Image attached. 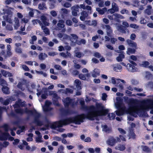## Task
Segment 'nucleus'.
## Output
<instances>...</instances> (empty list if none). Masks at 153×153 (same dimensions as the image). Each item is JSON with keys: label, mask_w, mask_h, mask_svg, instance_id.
Returning <instances> with one entry per match:
<instances>
[{"label": "nucleus", "mask_w": 153, "mask_h": 153, "mask_svg": "<svg viewBox=\"0 0 153 153\" xmlns=\"http://www.w3.org/2000/svg\"><path fill=\"white\" fill-rule=\"evenodd\" d=\"M100 72V70L97 68H95L92 71L91 73V76L93 77L96 78L97 76H99Z\"/></svg>", "instance_id": "nucleus-17"}, {"label": "nucleus", "mask_w": 153, "mask_h": 153, "mask_svg": "<svg viewBox=\"0 0 153 153\" xmlns=\"http://www.w3.org/2000/svg\"><path fill=\"white\" fill-rule=\"evenodd\" d=\"M75 56L78 58H80L83 56V55L79 52H76L75 51Z\"/></svg>", "instance_id": "nucleus-56"}, {"label": "nucleus", "mask_w": 153, "mask_h": 153, "mask_svg": "<svg viewBox=\"0 0 153 153\" xmlns=\"http://www.w3.org/2000/svg\"><path fill=\"white\" fill-rule=\"evenodd\" d=\"M63 101L65 107L73 105V100H72L69 97H67L66 99H63Z\"/></svg>", "instance_id": "nucleus-8"}, {"label": "nucleus", "mask_w": 153, "mask_h": 153, "mask_svg": "<svg viewBox=\"0 0 153 153\" xmlns=\"http://www.w3.org/2000/svg\"><path fill=\"white\" fill-rule=\"evenodd\" d=\"M2 91L3 93L6 94H8L9 93V91L8 88L6 86L3 87L2 88Z\"/></svg>", "instance_id": "nucleus-39"}, {"label": "nucleus", "mask_w": 153, "mask_h": 153, "mask_svg": "<svg viewBox=\"0 0 153 153\" xmlns=\"http://www.w3.org/2000/svg\"><path fill=\"white\" fill-rule=\"evenodd\" d=\"M78 36L75 34H71L70 37V41L72 42L75 43L79 44V42L78 41Z\"/></svg>", "instance_id": "nucleus-16"}, {"label": "nucleus", "mask_w": 153, "mask_h": 153, "mask_svg": "<svg viewBox=\"0 0 153 153\" xmlns=\"http://www.w3.org/2000/svg\"><path fill=\"white\" fill-rule=\"evenodd\" d=\"M125 57L124 55L122 53L120 54L119 56L116 58V60L118 62H121L123 60V59Z\"/></svg>", "instance_id": "nucleus-35"}, {"label": "nucleus", "mask_w": 153, "mask_h": 153, "mask_svg": "<svg viewBox=\"0 0 153 153\" xmlns=\"http://www.w3.org/2000/svg\"><path fill=\"white\" fill-rule=\"evenodd\" d=\"M38 74L42 75L44 76L45 77H46L47 76V74L45 72H44L43 71H35Z\"/></svg>", "instance_id": "nucleus-49"}, {"label": "nucleus", "mask_w": 153, "mask_h": 153, "mask_svg": "<svg viewBox=\"0 0 153 153\" xmlns=\"http://www.w3.org/2000/svg\"><path fill=\"white\" fill-rule=\"evenodd\" d=\"M32 22L33 25H34L37 24V23H39L41 26L42 25V23L38 19L33 20L32 21Z\"/></svg>", "instance_id": "nucleus-44"}, {"label": "nucleus", "mask_w": 153, "mask_h": 153, "mask_svg": "<svg viewBox=\"0 0 153 153\" xmlns=\"http://www.w3.org/2000/svg\"><path fill=\"white\" fill-rule=\"evenodd\" d=\"M85 23L89 25H94L96 26L97 25V21L96 20H88L86 21L85 22Z\"/></svg>", "instance_id": "nucleus-19"}, {"label": "nucleus", "mask_w": 153, "mask_h": 153, "mask_svg": "<svg viewBox=\"0 0 153 153\" xmlns=\"http://www.w3.org/2000/svg\"><path fill=\"white\" fill-rule=\"evenodd\" d=\"M122 24L125 27H129L128 23L126 21H123L122 22Z\"/></svg>", "instance_id": "nucleus-61"}, {"label": "nucleus", "mask_w": 153, "mask_h": 153, "mask_svg": "<svg viewBox=\"0 0 153 153\" xmlns=\"http://www.w3.org/2000/svg\"><path fill=\"white\" fill-rule=\"evenodd\" d=\"M136 65H132L130 63L127 64L126 66V68L129 71L134 72L137 71V68L135 67Z\"/></svg>", "instance_id": "nucleus-12"}, {"label": "nucleus", "mask_w": 153, "mask_h": 153, "mask_svg": "<svg viewBox=\"0 0 153 153\" xmlns=\"http://www.w3.org/2000/svg\"><path fill=\"white\" fill-rule=\"evenodd\" d=\"M117 142V140H115L113 138H111L107 141V143L109 145L113 146Z\"/></svg>", "instance_id": "nucleus-26"}, {"label": "nucleus", "mask_w": 153, "mask_h": 153, "mask_svg": "<svg viewBox=\"0 0 153 153\" xmlns=\"http://www.w3.org/2000/svg\"><path fill=\"white\" fill-rule=\"evenodd\" d=\"M79 5H77L72 6L71 8L72 15L74 16L77 15V12L79 11Z\"/></svg>", "instance_id": "nucleus-10"}, {"label": "nucleus", "mask_w": 153, "mask_h": 153, "mask_svg": "<svg viewBox=\"0 0 153 153\" xmlns=\"http://www.w3.org/2000/svg\"><path fill=\"white\" fill-rule=\"evenodd\" d=\"M134 6H141L143 5L142 4H141L140 2L137 1H134Z\"/></svg>", "instance_id": "nucleus-54"}, {"label": "nucleus", "mask_w": 153, "mask_h": 153, "mask_svg": "<svg viewBox=\"0 0 153 153\" xmlns=\"http://www.w3.org/2000/svg\"><path fill=\"white\" fill-rule=\"evenodd\" d=\"M64 147L62 146H60L58 149V150L57 153H64L63 150Z\"/></svg>", "instance_id": "nucleus-52"}, {"label": "nucleus", "mask_w": 153, "mask_h": 153, "mask_svg": "<svg viewBox=\"0 0 153 153\" xmlns=\"http://www.w3.org/2000/svg\"><path fill=\"white\" fill-rule=\"evenodd\" d=\"M42 136L41 135L37 136L36 138V141L37 143H41L42 142Z\"/></svg>", "instance_id": "nucleus-47"}, {"label": "nucleus", "mask_w": 153, "mask_h": 153, "mask_svg": "<svg viewBox=\"0 0 153 153\" xmlns=\"http://www.w3.org/2000/svg\"><path fill=\"white\" fill-rule=\"evenodd\" d=\"M60 54L61 56L65 58H66L68 57H70L71 56V53L68 52H67L66 53L63 52L61 53Z\"/></svg>", "instance_id": "nucleus-33"}, {"label": "nucleus", "mask_w": 153, "mask_h": 153, "mask_svg": "<svg viewBox=\"0 0 153 153\" xmlns=\"http://www.w3.org/2000/svg\"><path fill=\"white\" fill-rule=\"evenodd\" d=\"M142 150L146 152H150L151 151V149L148 147L146 146H141Z\"/></svg>", "instance_id": "nucleus-30"}, {"label": "nucleus", "mask_w": 153, "mask_h": 153, "mask_svg": "<svg viewBox=\"0 0 153 153\" xmlns=\"http://www.w3.org/2000/svg\"><path fill=\"white\" fill-rule=\"evenodd\" d=\"M113 67V70L115 71H120L122 70L121 66L118 64L114 65Z\"/></svg>", "instance_id": "nucleus-23"}, {"label": "nucleus", "mask_w": 153, "mask_h": 153, "mask_svg": "<svg viewBox=\"0 0 153 153\" xmlns=\"http://www.w3.org/2000/svg\"><path fill=\"white\" fill-rule=\"evenodd\" d=\"M30 19V18L28 16H26L21 19V21L25 23H27Z\"/></svg>", "instance_id": "nucleus-40"}, {"label": "nucleus", "mask_w": 153, "mask_h": 153, "mask_svg": "<svg viewBox=\"0 0 153 153\" xmlns=\"http://www.w3.org/2000/svg\"><path fill=\"white\" fill-rule=\"evenodd\" d=\"M152 7L150 5L148 6L146 9L145 10V13L148 15H151L152 13Z\"/></svg>", "instance_id": "nucleus-27"}, {"label": "nucleus", "mask_w": 153, "mask_h": 153, "mask_svg": "<svg viewBox=\"0 0 153 153\" xmlns=\"http://www.w3.org/2000/svg\"><path fill=\"white\" fill-rule=\"evenodd\" d=\"M15 49L16 53L20 54L22 53V50L20 48L17 47L15 48Z\"/></svg>", "instance_id": "nucleus-59"}, {"label": "nucleus", "mask_w": 153, "mask_h": 153, "mask_svg": "<svg viewBox=\"0 0 153 153\" xmlns=\"http://www.w3.org/2000/svg\"><path fill=\"white\" fill-rule=\"evenodd\" d=\"M8 138H9V139L11 140H13V137H10L9 134L6 132L4 133H2L1 131H0V140H5ZM1 146H2V145L0 143V152L2 149Z\"/></svg>", "instance_id": "nucleus-6"}, {"label": "nucleus", "mask_w": 153, "mask_h": 153, "mask_svg": "<svg viewBox=\"0 0 153 153\" xmlns=\"http://www.w3.org/2000/svg\"><path fill=\"white\" fill-rule=\"evenodd\" d=\"M38 8L40 10H43L44 8H46L45 4L44 3H40L38 5Z\"/></svg>", "instance_id": "nucleus-45"}, {"label": "nucleus", "mask_w": 153, "mask_h": 153, "mask_svg": "<svg viewBox=\"0 0 153 153\" xmlns=\"http://www.w3.org/2000/svg\"><path fill=\"white\" fill-rule=\"evenodd\" d=\"M21 102L20 101H18V102H16L13 106L15 111L16 112L21 114L24 113H30L33 114L35 116L34 120V122L38 126H40L42 125L43 124L42 122L40 121L38 118L40 115V114L37 112L35 110H34L33 112H32V111L28 110L27 108H26L25 110H23L19 107L20 105H22V104H21Z\"/></svg>", "instance_id": "nucleus-3"}, {"label": "nucleus", "mask_w": 153, "mask_h": 153, "mask_svg": "<svg viewBox=\"0 0 153 153\" xmlns=\"http://www.w3.org/2000/svg\"><path fill=\"white\" fill-rule=\"evenodd\" d=\"M22 69L25 71H29V68L25 65H22Z\"/></svg>", "instance_id": "nucleus-63"}, {"label": "nucleus", "mask_w": 153, "mask_h": 153, "mask_svg": "<svg viewBox=\"0 0 153 153\" xmlns=\"http://www.w3.org/2000/svg\"><path fill=\"white\" fill-rule=\"evenodd\" d=\"M108 117L110 120H113L114 119L115 117V115L114 113H110L108 114Z\"/></svg>", "instance_id": "nucleus-50"}, {"label": "nucleus", "mask_w": 153, "mask_h": 153, "mask_svg": "<svg viewBox=\"0 0 153 153\" xmlns=\"http://www.w3.org/2000/svg\"><path fill=\"white\" fill-rule=\"evenodd\" d=\"M107 34L108 36H110L113 33V30L111 27L108 25H105Z\"/></svg>", "instance_id": "nucleus-15"}, {"label": "nucleus", "mask_w": 153, "mask_h": 153, "mask_svg": "<svg viewBox=\"0 0 153 153\" xmlns=\"http://www.w3.org/2000/svg\"><path fill=\"white\" fill-rule=\"evenodd\" d=\"M120 138H117V141L120 142L121 140L123 141H126L125 136L123 135H119Z\"/></svg>", "instance_id": "nucleus-37"}, {"label": "nucleus", "mask_w": 153, "mask_h": 153, "mask_svg": "<svg viewBox=\"0 0 153 153\" xmlns=\"http://www.w3.org/2000/svg\"><path fill=\"white\" fill-rule=\"evenodd\" d=\"M131 60L134 61H136L137 60V57L134 55H131L128 59V61L130 63L133 65H136V63Z\"/></svg>", "instance_id": "nucleus-18"}, {"label": "nucleus", "mask_w": 153, "mask_h": 153, "mask_svg": "<svg viewBox=\"0 0 153 153\" xmlns=\"http://www.w3.org/2000/svg\"><path fill=\"white\" fill-rule=\"evenodd\" d=\"M96 10L98 11L99 13L101 14H103L105 12L107 11V9L106 8H103L102 9L99 8H96Z\"/></svg>", "instance_id": "nucleus-28"}, {"label": "nucleus", "mask_w": 153, "mask_h": 153, "mask_svg": "<svg viewBox=\"0 0 153 153\" xmlns=\"http://www.w3.org/2000/svg\"><path fill=\"white\" fill-rule=\"evenodd\" d=\"M28 137L27 139V141H31L33 140V134L32 133H30L28 134Z\"/></svg>", "instance_id": "nucleus-46"}, {"label": "nucleus", "mask_w": 153, "mask_h": 153, "mask_svg": "<svg viewBox=\"0 0 153 153\" xmlns=\"http://www.w3.org/2000/svg\"><path fill=\"white\" fill-rule=\"evenodd\" d=\"M64 21L62 20H59L57 24V26L55 29L56 30H60L65 27Z\"/></svg>", "instance_id": "nucleus-13"}, {"label": "nucleus", "mask_w": 153, "mask_h": 153, "mask_svg": "<svg viewBox=\"0 0 153 153\" xmlns=\"http://www.w3.org/2000/svg\"><path fill=\"white\" fill-rule=\"evenodd\" d=\"M0 83L1 85L3 87L7 85V82L3 79H0Z\"/></svg>", "instance_id": "nucleus-42"}, {"label": "nucleus", "mask_w": 153, "mask_h": 153, "mask_svg": "<svg viewBox=\"0 0 153 153\" xmlns=\"http://www.w3.org/2000/svg\"><path fill=\"white\" fill-rule=\"evenodd\" d=\"M129 139L130 138L134 139L135 138V135L133 132L132 131L129 134Z\"/></svg>", "instance_id": "nucleus-53"}, {"label": "nucleus", "mask_w": 153, "mask_h": 153, "mask_svg": "<svg viewBox=\"0 0 153 153\" xmlns=\"http://www.w3.org/2000/svg\"><path fill=\"white\" fill-rule=\"evenodd\" d=\"M115 25L117 27V29L118 31L122 32L123 33H124V32L122 30V26L117 24H116Z\"/></svg>", "instance_id": "nucleus-43"}, {"label": "nucleus", "mask_w": 153, "mask_h": 153, "mask_svg": "<svg viewBox=\"0 0 153 153\" xmlns=\"http://www.w3.org/2000/svg\"><path fill=\"white\" fill-rule=\"evenodd\" d=\"M41 20L42 21L43 24L46 26H49V23L46 21V17L44 16H42L40 18Z\"/></svg>", "instance_id": "nucleus-24"}, {"label": "nucleus", "mask_w": 153, "mask_h": 153, "mask_svg": "<svg viewBox=\"0 0 153 153\" xmlns=\"http://www.w3.org/2000/svg\"><path fill=\"white\" fill-rule=\"evenodd\" d=\"M29 10H30V11L29 12V15L31 17H33L34 13L35 12H36L38 13H39V12L38 10L33 9L31 8H29Z\"/></svg>", "instance_id": "nucleus-21"}, {"label": "nucleus", "mask_w": 153, "mask_h": 153, "mask_svg": "<svg viewBox=\"0 0 153 153\" xmlns=\"http://www.w3.org/2000/svg\"><path fill=\"white\" fill-rule=\"evenodd\" d=\"M47 56V55L45 53H41L39 54V58L40 60H43L45 59Z\"/></svg>", "instance_id": "nucleus-34"}, {"label": "nucleus", "mask_w": 153, "mask_h": 153, "mask_svg": "<svg viewBox=\"0 0 153 153\" xmlns=\"http://www.w3.org/2000/svg\"><path fill=\"white\" fill-rule=\"evenodd\" d=\"M134 52L135 50L134 49L129 48L127 49L126 53L127 54L130 55V54L134 53Z\"/></svg>", "instance_id": "nucleus-41"}, {"label": "nucleus", "mask_w": 153, "mask_h": 153, "mask_svg": "<svg viewBox=\"0 0 153 153\" xmlns=\"http://www.w3.org/2000/svg\"><path fill=\"white\" fill-rule=\"evenodd\" d=\"M130 27L134 29H137L139 28V26L135 24H131L130 25Z\"/></svg>", "instance_id": "nucleus-58"}, {"label": "nucleus", "mask_w": 153, "mask_h": 153, "mask_svg": "<svg viewBox=\"0 0 153 153\" xmlns=\"http://www.w3.org/2000/svg\"><path fill=\"white\" fill-rule=\"evenodd\" d=\"M49 95L53 97V102L54 104L57 106L59 105L58 100H60L59 97L58 96L55 91H51L49 92Z\"/></svg>", "instance_id": "nucleus-5"}, {"label": "nucleus", "mask_w": 153, "mask_h": 153, "mask_svg": "<svg viewBox=\"0 0 153 153\" xmlns=\"http://www.w3.org/2000/svg\"><path fill=\"white\" fill-rule=\"evenodd\" d=\"M15 97H16V96L15 95L13 96V97H11L9 99L5 100L4 102H3V99L1 98H0V102L2 103L4 105H7L11 101H14L15 100Z\"/></svg>", "instance_id": "nucleus-11"}, {"label": "nucleus", "mask_w": 153, "mask_h": 153, "mask_svg": "<svg viewBox=\"0 0 153 153\" xmlns=\"http://www.w3.org/2000/svg\"><path fill=\"white\" fill-rule=\"evenodd\" d=\"M118 130L121 134L124 135L126 134V131L122 128H119L118 129Z\"/></svg>", "instance_id": "nucleus-55"}, {"label": "nucleus", "mask_w": 153, "mask_h": 153, "mask_svg": "<svg viewBox=\"0 0 153 153\" xmlns=\"http://www.w3.org/2000/svg\"><path fill=\"white\" fill-rule=\"evenodd\" d=\"M89 112L86 115L83 114L77 115L75 117L67 118L58 122H56L51 124V128L55 129L57 127H61L63 126L72 123L77 124H80L83 122V120L85 118L93 120L94 118L97 116L105 115L108 113V111L106 109L102 104L97 103L96 107L91 106L89 108Z\"/></svg>", "instance_id": "nucleus-2"}, {"label": "nucleus", "mask_w": 153, "mask_h": 153, "mask_svg": "<svg viewBox=\"0 0 153 153\" xmlns=\"http://www.w3.org/2000/svg\"><path fill=\"white\" fill-rule=\"evenodd\" d=\"M25 128V127L24 126H23L21 127L20 128V129L19 130H18L17 131L16 133L17 134H19L21 133V132H22L24 130Z\"/></svg>", "instance_id": "nucleus-57"}, {"label": "nucleus", "mask_w": 153, "mask_h": 153, "mask_svg": "<svg viewBox=\"0 0 153 153\" xmlns=\"http://www.w3.org/2000/svg\"><path fill=\"white\" fill-rule=\"evenodd\" d=\"M30 85L31 88H28V87H27V90L28 92H32V91L31 90V89L33 90L35 89V85L33 83H31Z\"/></svg>", "instance_id": "nucleus-48"}, {"label": "nucleus", "mask_w": 153, "mask_h": 153, "mask_svg": "<svg viewBox=\"0 0 153 153\" xmlns=\"http://www.w3.org/2000/svg\"><path fill=\"white\" fill-rule=\"evenodd\" d=\"M125 83H123L122 82V83H121L120 82L119 83L118 85V87L119 89L120 90H122L124 88V86L123 84Z\"/></svg>", "instance_id": "nucleus-60"}, {"label": "nucleus", "mask_w": 153, "mask_h": 153, "mask_svg": "<svg viewBox=\"0 0 153 153\" xmlns=\"http://www.w3.org/2000/svg\"><path fill=\"white\" fill-rule=\"evenodd\" d=\"M81 15L80 19L81 21H84L85 20V18L87 16V14L86 12L83 11L81 13Z\"/></svg>", "instance_id": "nucleus-29"}, {"label": "nucleus", "mask_w": 153, "mask_h": 153, "mask_svg": "<svg viewBox=\"0 0 153 153\" xmlns=\"http://www.w3.org/2000/svg\"><path fill=\"white\" fill-rule=\"evenodd\" d=\"M74 85L78 89H81V82L78 79H76L74 82Z\"/></svg>", "instance_id": "nucleus-22"}, {"label": "nucleus", "mask_w": 153, "mask_h": 153, "mask_svg": "<svg viewBox=\"0 0 153 153\" xmlns=\"http://www.w3.org/2000/svg\"><path fill=\"white\" fill-rule=\"evenodd\" d=\"M116 100L117 102L114 103L115 106L118 109L115 111L116 114L120 116L124 114H128L130 115L128 117V119L129 120H133L132 116L136 117L137 114L141 116L144 110H148L153 108V99L142 100L140 101V105H139L137 100L131 99L130 101L129 108L127 110L124 105L121 103L120 97H117Z\"/></svg>", "instance_id": "nucleus-1"}, {"label": "nucleus", "mask_w": 153, "mask_h": 153, "mask_svg": "<svg viewBox=\"0 0 153 153\" xmlns=\"http://www.w3.org/2000/svg\"><path fill=\"white\" fill-rule=\"evenodd\" d=\"M7 16L4 15L3 17L4 20H6L7 22L10 24H12L15 30H17L20 26L19 20L17 17H15L13 20L12 19V12L7 13Z\"/></svg>", "instance_id": "nucleus-4"}, {"label": "nucleus", "mask_w": 153, "mask_h": 153, "mask_svg": "<svg viewBox=\"0 0 153 153\" xmlns=\"http://www.w3.org/2000/svg\"><path fill=\"white\" fill-rule=\"evenodd\" d=\"M51 104L52 103L51 102L46 100L45 102V105L42 106L43 111H47L51 110V108L50 107V106Z\"/></svg>", "instance_id": "nucleus-9"}, {"label": "nucleus", "mask_w": 153, "mask_h": 153, "mask_svg": "<svg viewBox=\"0 0 153 153\" xmlns=\"http://www.w3.org/2000/svg\"><path fill=\"white\" fill-rule=\"evenodd\" d=\"M73 91L69 88H66V90L60 89L59 91V92L65 93V94H67L68 93H72L73 92Z\"/></svg>", "instance_id": "nucleus-25"}, {"label": "nucleus", "mask_w": 153, "mask_h": 153, "mask_svg": "<svg viewBox=\"0 0 153 153\" xmlns=\"http://www.w3.org/2000/svg\"><path fill=\"white\" fill-rule=\"evenodd\" d=\"M6 28L7 30L10 31H12L13 30V28L11 25H7Z\"/></svg>", "instance_id": "nucleus-62"}, {"label": "nucleus", "mask_w": 153, "mask_h": 153, "mask_svg": "<svg viewBox=\"0 0 153 153\" xmlns=\"http://www.w3.org/2000/svg\"><path fill=\"white\" fill-rule=\"evenodd\" d=\"M109 82L115 86H117L120 82H122L123 83H126L125 81L120 79L116 78L114 77H111L109 79Z\"/></svg>", "instance_id": "nucleus-7"}, {"label": "nucleus", "mask_w": 153, "mask_h": 153, "mask_svg": "<svg viewBox=\"0 0 153 153\" xmlns=\"http://www.w3.org/2000/svg\"><path fill=\"white\" fill-rule=\"evenodd\" d=\"M114 20L117 22H120V19H124V17L122 15L118 13H115L113 14Z\"/></svg>", "instance_id": "nucleus-14"}, {"label": "nucleus", "mask_w": 153, "mask_h": 153, "mask_svg": "<svg viewBox=\"0 0 153 153\" xmlns=\"http://www.w3.org/2000/svg\"><path fill=\"white\" fill-rule=\"evenodd\" d=\"M107 97V95L105 93H103L102 94V99L103 100H106V98Z\"/></svg>", "instance_id": "nucleus-64"}, {"label": "nucleus", "mask_w": 153, "mask_h": 153, "mask_svg": "<svg viewBox=\"0 0 153 153\" xmlns=\"http://www.w3.org/2000/svg\"><path fill=\"white\" fill-rule=\"evenodd\" d=\"M111 7L112 8L116 11V12H118L119 10L117 4L114 3V2H112L111 3Z\"/></svg>", "instance_id": "nucleus-31"}, {"label": "nucleus", "mask_w": 153, "mask_h": 153, "mask_svg": "<svg viewBox=\"0 0 153 153\" xmlns=\"http://www.w3.org/2000/svg\"><path fill=\"white\" fill-rule=\"evenodd\" d=\"M69 12L68 10L65 8H62L61 9L60 13L62 15H65L67 14Z\"/></svg>", "instance_id": "nucleus-38"}, {"label": "nucleus", "mask_w": 153, "mask_h": 153, "mask_svg": "<svg viewBox=\"0 0 153 153\" xmlns=\"http://www.w3.org/2000/svg\"><path fill=\"white\" fill-rule=\"evenodd\" d=\"M41 28L43 30V32L46 35L50 34V32L49 29L42 25L41 26Z\"/></svg>", "instance_id": "nucleus-32"}, {"label": "nucleus", "mask_w": 153, "mask_h": 153, "mask_svg": "<svg viewBox=\"0 0 153 153\" xmlns=\"http://www.w3.org/2000/svg\"><path fill=\"white\" fill-rule=\"evenodd\" d=\"M126 149L125 146L124 145L120 144H118L115 147V149L116 150H119L120 151H123L125 150Z\"/></svg>", "instance_id": "nucleus-20"}, {"label": "nucleus", "mask_w": 153, "mask_h": 153, "mask_svg": "<svg viewBox=\"0 0 153 153\" xmlns=\"http://www.w3.org/2000/svg\"><path fill=\"white\" fill-rule=\"evenodd\" d=\"M149 65V63L146 61L142 62L140 64V66L144 67H147Z\"/></svg>", "instance_id": "nucleus-36"}, {"label": "nucleus", "mask_w": 153, "mask_h": 153, "mask_svg": "<svg viewBox=\"0 0 153 153\" xmlns=\"http://www.w3.org/2000/svg\"><path fill=\"white\" fill-rule=\"evenodd\" d=\"M23 85L21 82H19L18 85L17 87L18 88L20 89L22 91H23L25 90V88L23 86Z\"/></svg>", "instance_id": "nucleus-51"}]
</instances>
